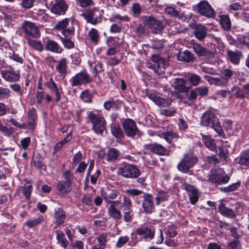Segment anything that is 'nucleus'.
<instances>
[{
  "label": "nucleus",
  "mask_w": 249,
  "mask_h": 249,
  "mask_svg": "<svg viewBox=\"0 0 249 249\" xmlns=\"http://www.w3.org/2000/svg\"><path fill=\"white\" fill-rule=\"evenodd\" d=\"M235 75V72L230 69H226L220 72V77L214 78L210 76L205 75V79L211 84L219 86H226L228 85L232 77Z\"/></svg>",
  "instance_id": "1"
},
{
  "label": "nucleus",
  "mask_w": 249,
  "mask_h": 249,
  "mask_svg": "<svg viewBox=\"0 0 249 249\" xmlns=\"http://www.w3.org/2000/svg\"><path fill=\"white\" fill-rule=\"evenodd\" d=\"M88 118L92 124V128L94 132L102 135L106 130V122L105 118L99 113L90 111L88 113Z\"/></svg>",
  "instance_id": "2"
},
{
  "label": "nucleus",
  "mask_w": 249,
  "mask_h": 249,
  "mask_svg": "<svg viewBox=\"0 0 249 249\" xmlns=\"http://www.w3.org/2000/svg\"><path fill=\"white\" fill-rule=\"evenodd\" d=\"M167 65L166 60L156 54L153 55L152 59L147 62V67L153 69L158 75H161L164 73Z\"/></svg>",
  "instance_id": "3"
},
{
  "label": "nucleus",
  "mask_w": 249,
  "mask_h": 249,
  "mask_svg": "<svg viewBox=\"0 0 249 249\" xmlns=\"http://www.w3.org/2000/svg\"><path fill=\"white\" fill-rule=\"evenodd\" d=\"M196 162V157L192 153H187L184 155L178 165V168L183 173H187L189 171L190 168L194 166Z\"/></svg>",
  "instance_id": "4"
},
{
  "label": "nucleus",
  "mask_w": 249,
  "mask_h": 249,
  "mask_svg": "<svg viewBox=\"0 0 249 249\" xmlns=\"http://www.w3.org/2000/svg\"><path fill=\"white\" fill-rule=\"evenodd\" d=\"M196 8L200 15L207 18H213L215 16L214 10L206 0L200 1L196 5Z\"/></svg>",
  "instance_id": "5"
},
{
  "label": "nucleus",
  "mask_w": 249,
  "mask_h": 249,
  "mask_svg": "<svg viewBox=\"0 0 249 249\" xmlns=\"http://www.w3.org/2000/svg\"><path fill=\"white\" fill-rule=\"evenodd\" d=\"M91 80L86 71H82L72 77L70 80V82L72 87H76L89 83Z\"/></svg>",
  "instance_id": "6"
},
{
  "label": "nucleus",
  "mask_w": 249,
  "mask_h": 249,
  "mask_svg": "<svg viewBox=\"0 0 249 249\" xmlns=\"http://www.w3.org/2000/svg\"><path fill=\"white\" fill-rule=\"evenodd\" d=\"M144 25L150 29L152 32L157 33L160 32L163 28L162 23L156 20L152 17H144L143 18Z\"/></svg>",
  "instance_id": "7"
},
{
  "label": "nucleus",
  "mask_w": 249,
  "mask_h": 249,
  "mask_svg": "<svg viewBox=\"0 0 249 249\" xmlns=\"http://www.w3.org/2000/svg\"><path fill=\"white\" fill-rule=\"evenodd\" d=\"M118 173L128 178H136L140 174L139 169L136 166L130 164L125 165L123 167H119Z\"/></svg>",
  "instance_id": "8"
},
{
  "label": "nucleus",
  "mask_w": 249,
  "mask_h": 249,
  "mask_svg": "<svg viewBox=\"0 0 249 249\" xmlns=\"http://www.w3.org/2000/svg\"><path fill=\"white\" fill-rule=\"evenodd\" d=\"M22 27L24 32L26 35L34 37L39 36V28L35 23L25 20L22 24Z\"/></svg>",
  "instance_id": "9"
},
{
  "label": "nucleus",
  "mask_w": 249,
  "mask_h": 249,
  "mask_svg": "<svg viewBox=\"0 0 249 249\" xmlns=\"http://www.w3.org/2000/svg\"><path fill=\"white\" fill-rule=\"evenodd\" d=\"M125 133L129 137L134 136L138 131L135 122L130 119H126L122 123Z\"/></svg>",
  "instance_id": "10"
},
{
  "label": "nucleus",
  "mask_w": 249,
  "mask_h": 249,
  "mask_svg": "<svg viewBox=\"0 0 249 249\" xmlns=\"http://www.w3.org/2000/svg\"><path fill=\"white\" fill-rule=\"evenodd\" d=\"M149 99L153 101L156 105L160 107H166L171 105L172 101L169 99H164L159 97L154 92H149L146 94Z\"/></svg>",
  "instance_id": "11"
},
{
  "label": "nucleus",
  "mask_w": 249,
  "mask_h": 249,
  "mask_svg": "<svg viewBox=\"0 0 249 249\" xmlns=\"http://www.w3.org/2000/svg\"><path fill=\"white\" fill-rule=\"evenodd\" d=\"M68 7L64 0H55L54 3L51 7V11L55 14H64Z\"/></svg>",
  "instance_id": "12"
},
{
  "label": "nucleus",
  "mask_w": 249,
  "mask_h": 249,
  "mask_svg": "<svg viewBox=\"0 0 249 249\" xmlns=\"http://www.w3.org/2000/svg\"><path fill=\"white\" fill-rule=\"evenodd\" d=\"M0 73L2 77L7 81L13 82L19 79V74L14 71L13 69L5 71L0 70Z\"/></svg>",
  "instance_id": "13"
},
{
  "label": "nucleus",
  "mask_w": 249,
  "mask_h": 249,
  "mask_svg": "<svg viewBox=\"0 0 249 249\" xmlns=\"http://www.w3.org/2000/svg\"><path fill=\"white\" fill-rule=\"evenodd\" d=\"M194 51L198 56H205L207 58H213L214 53L208 50L205 47L197 43H195L193 45Z\"/></svg>",
  "instance_id": "14"
},
{
  "label": "nucleus",
  "mask_w": 249,
  "mask_h": 249,
  "mask_svg": "<svg viewBox=\"0 0 249 249\" xmlns=\"http://www.w3.org/2000/svg\"><path fill=\"white\" fill-rule=\"evenodd\" d=\"M110 205L108 208V215L115 220H119L122 218V213L120 210L117 209L120 202L118 201H111Z\"/></svg>",
  "instance_id": "15"
},
{
  "label": "nucleus",
  "mask_w": 249,
  "mask_h": 249,
  "mask_svg": "<svg viewBox=\"0 0 249 249\" xmlns=\"http://www.w3.org/2000/svg\"><path fill=\"white\" fill-rule=\"evenodd\" d=\"M138 234L141 236L142 238L145 240L149 241L152 239L155 234L154 229L147 227H141L136 230Z\"/></svg>",
  "instance_id": "16"
},
{
  "label": "nucleus",
  "mask_w": 249,
  "mask_h": 249,
  "mask_svg": "<svg viewBox=\"0 0 249 249\" xmlns=\"http://www.w3.org/2000/svg\"><path fill=\"white\" fill-rule=\"evenodd\" d=\"M142 208L147 213H151L153 212L154 205L153 201V197L151 195L144 194V199L142 202Z\"/></svg>",
  "instance_id": "17"
},
{
  "label": "nucleus",
  "mask_w": 249,
  "mask_h": 249,
  "mask_svg": "<svg viewBox=\"0 0 249 249\" xmlns=\"http://www.w3.org/2000/svg\"><path fill=\"white\" fill-rule=\"evenodd\" d=\"M216 120L214 113L211 111L207 110L202 114L200 123L203 126H209Z\"/></svg>",
  "instance_id": "18"
},
{
  "label": "nucleus",
  "mask_w": 249,
  "mask_h": 249,
  "mask_svg": "<svg viewBox=\"0 0 249 249\" xmlns=\"http://www.w3.org/2000/svg\"><path fill=\"white\" fill-rule=\"evenodd\" d=\"M187 81L182 78H175L172 84V86L178 92H187L188 88L186 85Z\"/></svg>",
  "instance_id": "19"
},
{
  "label": "nucleus",
  "mask_w": 249,
  "mask_h": 249,
  "mask_svg": "<svg viewBox=\"0 0 249 249\" xmlns=\"http://www.w3.org/2000/svg\"><path fill=\"white\" fill-rule=\"evenodd\" d=\"M222 171L220 172V175H212L210 178V181L216 185L228 182L230 177L224 172L222 174Z\"/></svg>",
  "instance_id": "20"
},
{
  "label": "nucleus",
  "mask_w": 249,
  "mask_h": 249,
  "mask_svg": "<svg viewBox=\"0 0 249 249\" xmlns=\"http://www.w3.org/2000/svg\"><path fill=\"white\" fill-rule=\"evenodd\" d=\"M87 21L93 25H95L100 22L97 16H95L93 11L89 10H86L81 15Z\"/></svg>",
  "instance_id": "21"
},
{
  "label": "nucleus",
  "mask_w": 249,
  "mask_h": 249,
  "mask_svg": "<svg viewBox=\"0 0 249 249\" xmlns=\"http://www.w3.org/2000/svg\"><path fill=\"white\" fill-rule=\"evenodd\" d=\"M45 46L47 50L55 53H60L63 51L58 44L52 39L48 40L45 42Z\"/></svg>",
  "instance_id": "22"
},
{
  "label": "nucleus",
  "mask_w": 249,
  "mask_h": 249,
  "mask_svg": "<svg viewBox=\"0 0 249 249\" xmlns=\"http://www.w3.org/2000/svg\"><path fill=\"white\" fill-rule=\"evenodd\" d=\"M192 204H195L200 196V193L196 188H185Z\"/></svg>",
  "instance_id": "23"
},
{
  "label": "nucleus",
  "mask_w": 249,
  "mask_h": 249,
  "mask_svg": "<svg viewBox=\"0 0 249 249\" xmlns=\"http://www.w3.org/2000/svg\"><path fill=\"white\" fill-rule=\"evenodd\" d=\"M96 239L98 244L93 246L90 249H105L107 242V235L102 233L96 237Z\"/></svg>",
  "instance_id": "24"
},
{
  "label": "nucleus",
  "mask_w": 249,
  "mask_h": 249,
  "mask_svg": "<svg viewBox=\"0 0 249 249\" xmlns=\"http://www.w3.org/2000/svg\"><path fill=\"white\" fill-rule=\"evenodd\" d=\"M194 34L197 39L201 40L206 37L207 34V29L205 26L198 24L194 29Z\"/></svg>",
  "instance_id": "25"
},
{
  "label": "nucleus",
  "mask_w": 249,
  "mask_h": 249,
  "mask_svg": "<svg viewBox=\"0 0 249 249\" xmlns=\"http://www.w3.org/2000/svg\"><path fill=\"white\" fill-rule=\"evenodd\" d=\"M37 118L36 111L35 108H32L28 112V125L29 129L33 130L36 125V121Z\"/></svg>",
  "instance_id": "26"
},
{
  "label": "nucleus",
  "mask_w": 249,
  "mask_h": 249,
  "mask_svg": "<svg viewBox=\"0 0 249 249\" xmlns=\"http://www.w3.org/2000/svg\"><path fill=\"white\" fill-rule=\"evenodd\" d=\"M149 149L152 152L159 155H165L168 153L167 149L161 145L157 143L151 145Z\"/></svg>",
  "instance_id": "27"
},
{
  "label": "nucleus",
  "mask_w": 249,
  "mask_h": 249,
  "mask_svg": "<svg viewBox=\"0 0 249 249\" xmlns=\"http://www.w3.org/2000/svg\"><path fill=\"white\" fill-rule=\"evenodd\" d=\"M230 61L233 64L237 65L239 63L240 58L242 56L241 53L239 51H229L227 52Z\"/></svg>",
  "instance_id": "28"
},
{
  "label": "nucleus",
  "mask_w": 249,
  "mask_h": 249,
  "mask_svg": "<svg viewBox=\"0 0 249 249\" xmlns=\"http://www.w3.org/2000/svg\"><path fill=\"white\" fill-rule=\"evenodd\" d=\"M218 210L222 215L227 217L233 218L236 216L235 212L232 209L226 207L222 202H221L219 205Z\"/></svg>",
  "instance_id": "29"
},
{
  "label": "nucleus",
  "mask_w": 249,
  "mask_h": 249,
  "mask_svg": "<svg viewBox=\"0 0 249 249\" xmlns=\"http://www.w3.org/2000/svg\"><path fill=\"white\" fill-rule=\"evenodd\" d=\"M67 61L65 58H62L57 61L56 70L61 74L65 75L67 73Z\"/></svg>",
  "instance_id": "30"
},
{
  "label": "nucleus",
  "mask_w": 249,
  "mask_h": 249,
  "mask_svg": "<svg viewBox=\"0 0 249 249\" xmlns=\"http://www.w3.org/2000/svg\"><path fill=\"white\" fill-rule=\"evenodd\" d=\"M193 55L188 51L180 52L178 55V59L181 61L190 62L193 60Z\"/></svg>",
  "instance_id": "31"
},
{
  "label": "nucleus",
  "mask_w": 249,
  "mask_h": 249,
  "mask_svg": "<svg viewBox=\"0 0 249 249\" xmlns=\"http://www.w3.org/2000/svg\"><path fill=\"white\" fill-rule=\"evenodd\" d=\"M119 152L113 148H110L106 154L107 160L108 162L114 161L118 157Z\"/></svg>",
  "instance_id": "32"
},
{
  "label": "nucleus",
  "mask_w": 249,
  "mask_h": 249,
  "mask_svg": "<svg viewBox=\"0 0 249 249\" xmlns=\"http://www.w3.org/2000/svg\"><path fill=\"white\" fill-rule=\"evenodd\" d=\"M66 218L65 212L61 209H58L55 213V219L57 225L64 223Z\"/></svg>",
  "instance_id": "33"
},
{
  "label": "nucleus",
  "mask_w": 249,
  "mask_h": 249,
  "mask_svg": "<svg viewBox=\"0 0 249 249\" xmlns=\"http://www.w3.org/2000/svg\"><path fill=\"white\" fill-rule=\"evenodd\" d=\"M202 140L206 147L212 151H214L216 145L213 140L211 139L208 136H202Z\"/></svg>",
  "instance_id": "34"
},
{
  "label": "nucleus",
  "mask_w": 249,
  "mask_h": 249,
  "mask_svg": "<svg viewBox=\"0 0 249 249\" xmlns=\"http://www.w3.org/2000/svg\"><path fill=\"white\" fill-rule=\"evenodd\" d=\"M220 23L222 27L226 30H229L231 27V23L229 16L222 15L220 17Z\"/></svg>",
  "instance_id": "35"
},
{
  "label": "nucleus",
  "mask_w": 249,
  "mask_h": 249,
  "mask_svg": "<svg viewBox=\"0 0 249 249\" xmlns=\"http://www.w3.org/2000/svg\"><path fill=\"white\" fill-rule=\"evenodd\" d=\"M56 234V239L62 247L66 248L68 245V241L65 237L64 233L61 231H57Z\"/></svg>",
  "instance_id": "36"
},
{
  "label": "nucleus",
  "mask_w": 249,
  "mask_h": 249,
  "mask_svg": "<svg viewBox=\"0 0 249 249\" xmlns=\"http://www.w3.org/2000/svg\"><path fill=\"white\" fill-rule=\"evenodd\" d=\"M111 134L117 138L123 137L124 134L120 125L118 124H112L111 128Z\"/></svg>",
  "instance_id": "37"
},
{
  "label": "nucleus",
  "mask_w": 249,
  "mask_h": 249,
  "mask_svg": "<svg viewBox=\"0 0 249 249\" xmlns=\"http://www.w3.org/2000/svg\"><path fill=\"white\" fill-rule=\"evenodd\" d=\"M71 136L70 133L67 134L66 137L63 140L57 142L54 146L53 153L55 154L58 150H59L63 147V146L69 142L71 140Z\"/></svg>",
  "instance_id": "38"
},
{
  "label": "nucleus",
  "mask_w": 249,
  "mask_h": 249,
  "mask_svg": "<svg viewBox=\"0 0 249 249\" xmlns=\"http://www.w3.org/2000/svg\"><path fill=\"white\" fill-rule=\"evenodd\" d=\"M64 184L62 185L63 187H70L74 185L73 184V178L71 175L69 171H67L64 175Z\"/></svg>",
  "instance_id": "39"
},
{
  "label": "nucleus",
  "mask_w": 249,
  "mask_h": 249,
  "mask_svg": "<svg viewBox=\"0 0 249 249\" xmlns=\"http://www.w3.org/2000/svg\"><path fill=\"white\" fill-rule=\"evenodd\" d=\"M88 36L92 42L96 43L98 41L100 36L97 30L91 28L88 33Z\"/></svg>",
  "instance_id": "40"
},
{
  "label": "nucleus",
  "mask_w": 249,
  "mask_h": 249,
  "mask_svg": "<svg viewBox=\"0 0 249 249\" xmlns=\"http://www.w3.org/2000/svg\"><path fill=\"white\" fill-rule=\"evenodd\" d=\"M27 42L31 47L39 52H42L43 50V46L40 41L29 39Z\"/></svg>",
  "instance_id": "41"
},
{
  "label": "nucleus",
  "mask_w": 249,
  "mask_h": 249,
  "mask_svg": "<svg viewBox=\"0 0 249 249\" xmlns=\"http://www.w3.org/2000/svg\"><path fill=\"white\" fill-rule=\"evenodd\" d=\"M212 125L213 128L218 134V135L223 138L225 137V135L224 133L223 130L220 125V122L217 120H216L215 121H214Z\"/></svg>",
  "instance_id": "42"
},
{
  "label": "nucleus",
  "mask_w": 249,
  "mask_h": 249,
  "mask_svg": "<svg viewBox=\"0 0 249 249\" xmlns=\"http://www.w3.org/2000/svg\"><path fill=\"white\" fill-rule=\"evenodd\" d=\"M164 11L166 14L172 17H176L180 12L176 7L172 6H166L164 9Z\"/></svg>",
  "instance_id": "43"
},
{
  "label": "nucleus",
  "mask_w": 249,
  "mask_h": 249,
  "mask_svg": "<svg viewBox=\"0 0 249 249\" xmlns=\"http://www.w3.org/2000/svg\"><path fill=\"white\" fill-rule=\"evenodd\" d=\"M188 80L194 86H197L201 81L200 76L194 73L191 74V76L188 78Z\"/></svg>",
  "instance_id": "44"
},
{
  "label": "nucleus",
  "mask_w": 249,
  "mask_h": 249,
  "mask_svg": "<svg viewBox=\"0 0 249 249\" xmlns=\"http://www.w3.org/2000/svg\"><path fill=\"white\" fill-rule=\"evenodd\" d=\"M107 191L106 192L103 189L102 190V194L104 197L105 200L106 201H108L109 199H114L115 198L117 195V194L115 192H110V190L107 189Z\"/></svg>",
  "instance_id": "45"
},
{
  "label": "nucleus",
  "mask_w": 249,
  "mask_h": 249,
  "mask_svg": "<svg viewBox=\"0 0 249 249\" xmlns=\"http://www.w3.org/2000/svg\"><path fill=\"white\" fill-rule=\"evenodd\" d=\"M124 211L123 217L124 221L126 222H131L133 215L131 209L130 208H128V209L125 208Z\"/></svg>",
  "instance_id": "46"
},
{
  "label": "nucleus",
  "mask_w": 249,
  "mask_h": 249,
  "mask_svg": "<svg viewBox=\"0 0 249 249\" xmlns=\"http://www.w3.org/2000/svg\"><path fill=\"white\" fill-rule=\"evenodd\" d=\"M239 162L245 165L249 164V150L245 151L241 154Z\"/></svg>",
  "instance_id": "47"
},
{
  "label": "nucleus",
  "mask_w": 249,
  "mask_h": 249,
  "mask_svg": "<svg viewBox=\"0 0 249 249\" xmlns=\"http://www.w3.org/2000/svg\"><path fill=\"white\" fill-rule=\"evenodd\" d=\"M60 38L65 48L70 49L74 47V43L70 38L63 37H60Z\"/></svg>",
  "instance_id": "48"
},
{
  "label": "nucleus",
  "mask_w": 249,
  "mask_h": 249,
  "mask_svg": "<svg viewBox=\"0 0 249 249\" xmlns=\"http://www.w3.org/2000/svg\"><path fill=\"white\" fill-rule=\"evenodd\" d=\"M69 23V19L68 18H65L62 20H61L60 21L58 22L55 25V29L60 31L65 29V28L67 27V25Z\"/></svg>",
  "instance_id": "49"
},
{
  "label": "nucleus",
  "mask_w": 249,
  "mask_h": 249,
  "mask_svg": "<svg viewBox=\"0 0 249 249\" xmlns=\"http://www.w3.org/2000/svg\"><path fill=\"white\" fill-rule=\"evenodd\" d=\"M129 240V238L127 235L120 237L116 244V247L118 248H122L128 242Z\"/></svg>",
  "instance_id": "50"
},
{
  "label": "nucleus",
  "mask_w": 249,
  "mask_h": 249,
  "mask_svg": "<svg viewBox=\"0 0 249 249\" xmlns=\"http://www.w3.org/2000/svg\"><path fill=\"white\" fill-rule=\"evenodd\" d=\"M165 140L168 142L170 143L172 140L178 137V135L173 132H166L163 134Z\"/></svg>",
  "instance_id": "51"
},
{
  "label": "nucleus",
  "mask_w": 249,
  "mask_h": 249,
  "mask_svg": "<svg viewBox=\"0 0 249 249\" xmlns=\"http://www.w3.org/2000/svg\"><path fill=\"white\" fill-rule=\"evenodd\" d=\"M43 220V218L41 217H37L33 220H31L27 221L25 224L29 228H32L37 225L39 224Z\"/></svg>",
  "instance_id": "52"
},
{
  "label": "nucleus",
  "mask_w": 249,
  "mask_h": 249,
  "mask_svg": "<svg viewBox=\"0 0 249 249\" xmlns=\"http://www.w3.org/2000/svg\"><path fill=\"white\" fill-rule=\"evenodd\" d=\"M168 196L163 193L160 192L157 196L155 198L156 204L159 205L161 202L167 200Z\"/></svg>",
  "instance_id": "53"
},
{
  "label": "nucleus",
  "mask_w": 249,
  "mask_h": 249,
  "mask_svg": "<svg viewBox=\"0 0 249 249\" xmlns=\"http://www.w3.org/2000/svg\"><path fill=\"white\" fill-rule=\"evenodd\" d=\"M10 94V91L8 88L0 87V99L9 97Z\"/></svg>",
  "instance_id": "54"
},
{
  "label": "nucleus",
  "mask_w": 249,
  "mask_h": 249,
  "mask_svg": "<svg viewBox=\"0 0 249 249\" xmlns=\"http://www.w3.org/2000/svg\"><path fill=\"white\" fill-rule=\"evenodd\" d=\"M128 18L127 16H122L119 14H114L112 15L110 21H128Z\"/></svg>",
  "instance_id": "55"
},
{
  "label": "nucleus",
  "mask_w": 249,
  "mask_h": 249,
  "mask_svg": "<svg viewBox=\"0 0 249 249\" xmlns=\"http://www.w3.org/2000/svg\"><path fill=\"white\" fill-rule=\"evenodd\" d=\"M80 97L84 102L90 103L91 102V96L88 91L82 92Z\"/></svg>",
  "instance_id": "56"
},
{
  "label": "nucleus",
  "mask_w": 249,
  "mask_h": 249,
  "mask_svg": "<svg viewBox=\"0 0 249 249\" xmlns=\"http://www.w3.org/2000/svg\"><path fill=\"white\" fill-rule=\"evenodd\" d=\"M77 3L83 8L94 5L92 0H77Z\"/></svg>",
  "instance_id": "57"
},
{
  "label": "nucleus",
  "mask_w": 249,
  "mask_h": 249,
  "mask_svg": "<svg viewBox=\"0 0 249 249\" xmlns=\"http://www.w3.org/2000/svg\"><path fill=\"white\" fill-rule=\"evenodd\" d=\"M178 11H180L179 14L176 17L179 18L181 20L186 21L189 20L190 18V15L187 13L185 11H182L180 9L178 10Z\"/></svg>",
  "instance_id": "58"
},
{
  "label": "nucleus",
  "mask_w": 249,
  "mask_h": 249,
  "mask_svg": "<svg viewBox=\"0 0 249 249\" xmlns=\"http://www.w3.org/2000/svg\"><path fill=\"white\" fill-rule=\"evenodd\" d=\"M178 124L180 130H185L188 128L187 122L183 119L179 118Z\"/></svg>",
  "instance_id": "59"
},
{
  "label": "nucleus",
  "mask_w": 249,
  "mask_h": 249,
  "mask_svg": "<svg viewBox=\"0 0 249 249\" xmlns=\"http://www.w3.org/2000/svg\"><path fill=\"white\" fill-rule=\"evenodd\" d=\"M0 130L5 135L10 136L13 133V128L12 127H7L1 125Z\"/></svg>",
  "instance_id": "60"
},
{
  "label": "nucleus",
  "mask_w": 249,
  "mask_h": 249,
  "mask_svg": "<svg viewBox=\"0 0 249 249\" xmlns=\"http://www.w3.org/2000/svg\"><path fill=\"white\" fill-rule=\"evenodd\" d=\"M72 249H84V243L80 240H76L71 244Z\"/></svg>",
  "instance_id": "61"
},
{
  "label": "nucleus",
  "mask_w": 249,
  "mask_h": 249,
  "mask_svg": "<svg viewBox=\"0 0 249 249\" xmlns=\"http://www.w3.org/2000/svg\"><path fill=\"white\" fill-rule=\"evenodd\" d=\"M104 106L106 109L109 110L111 107H116V104L113 100H108L104 103Z\"/></svg>",
  "instance_id": "62"
},
{
  "label": "nucleus",
  "mask_w": 249,
  "mask_h": 249,
  "mask_svg": "<svg viewBox=\"0 0 249 249\" xmlns=\"http://www.w3.org/2000/svg\"><path fill=\"white\" fill-rule=\"evenodd\" d=\"M239 247V242L237 239H235L228 244V249H238Z\"/></svg>",
  "instance_id": "63"
},
{
  "label": "nucleus",
  "mask_w": 249,
  "mask_h": 249,
  "mask_svg": "<svg viewBox=\"0 0 249 249\" xmlns=\"http://www.w3.org/2000/svg\"><path fill=\"white\" fill-rule=\"evenodd\" d=\"M197 97V94L196 91L192 90L187 93V98L191 102H193L196 100Z\"/></svg>",
  "instance_id": "64"
}]
</instances>
